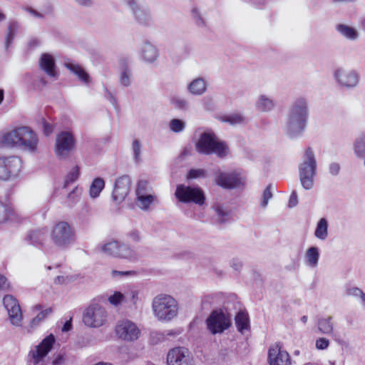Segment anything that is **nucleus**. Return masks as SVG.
Segmentation results:
<instances>
[{
  "label": "nucleus",
  "mask_w": 365,
  "mask_h": 365,
  "mask_svg": "<svg viewBox=\"0 0 365 365\" xmlns=\"http://www.w3.org/2000/svg\"><path fill=\"white\" fill-rule=\"evenodd\" d=\"M115 332L120 339L125 341H134L140 336V330L136 324L126 319L118 322Z\"/></svg>",
  "instance_id": "12"
},
{
  "label": "nucleus",
  "mask_w": 365,
  "mask_h": 365,
  "mask_svg": "<svg viewBox=\"0 0 365 365\" xmlns=\"http://www.w3.org/2000/svg\"><path fill=\"white\" fill-rule=\"evenodd\" d=\"M107 317V312L104 307L98 304H93L84 310L83 322L88 327L98 328L106 324Z\"/></svg>",
  "instance_id": "8"
},
{
  "label": "nucleus",
  "mask_w": 365,
  "mask_h": 365,
  "mask_svg": "<svg viewBox=\"0 0 365 365\" xmlns=\"http://www.w3.org/2000/svg\"><path fill=\"white\" fill-rule=\"evenodd\" d=\"M347 294L359 299L361 306L365 309V293L357 287H351L347 290Z\"/></svg>",
  "instance_id": "43"
},
{
  "label": "nucleus",
  "mask_w": 365,
  "mask_h": 365,
  "mask_svg": "<svg viewBox=\"0 0 365 365\" xmlns=\"http://www.w3.org/2000/svg\"><path fill=\"white\" fill-rule=\"evenodd\" d=\"M168 365H196L188 349L184 347L171 349L167 354Z\"/></svg>",
  "instance_id": "15"
},
{
  "label": "nucleus",
  "mask_w": 365,
  "mask_h": 365,
  "mask_svg": "<svg viewBox=\"0 0 365 365\" xmlns=\"http://www.w3.org/2000/svg\"><path fill=\"white\" fill-rule=\"evenodd\" d=\"M309 118L308 101L297 98L292 104L287 114L285 133L290 138L301 136L305 130Z\"/></svg>",
  "instance_id": "1"
},
{
  "label": "nucleus",
  "mask_w": 365,
  "mask_h": 365,
  "mask_svg": "<svg viewBox=\"0 0 365 365\" xmlns=\"http://www.w3.org/2000/svg\"><path fill=\"white\" fill-rule=\"evenodd\" d=\"M141 52L144 61L149 63L155 61L159 56L158 49L148 41L144 42Z\"/></svg>",
  "instance_id": "26"
},
{
  "label": "nucleus",
  "mask_w": 365,
  "mask_h": 365,
  "mask_svg": "<svg viewBox=\"0 0 365 365\" xmlns=\"http://www.w3.org/2000/svg\"><path fill=\"white\" fill-rule=\"evenodd\" d=\"M21 167V160L17 156L1 157L0 179L8 180L17 177Z\"/></svg>",
  "instance_id": "11"
},
{
  "label": "nucleus",
  "mask_w": 365,
  "mask_h": 365,
  "mask_svg": "<svg viewBox=\"0 0 365 365\" xmlns=\"http://www.w3.org/2000/svg\"><path fill=\"white\" fill-rule=\"evenodd\" d=\"M231 267L235 272H240L242 268V262L237 259H233L231 262Z\"/></svg>",
  "instance_id": "59"
},
{
  "label": "nucleus",
  "mask_w": 365,
  "mask_h": 365,
  "mask_svg": "<svg viewBox=\"0 0 365 365\" xmlns=\"http://www.w3.org/2000/svg\"><path fill=\"white\" fill-rule=\"evenodd\" d=\"M333 318L331 316L323 317L318 319L317 328L320 333L326 335H331L334 331Z\"/></svg>",
  "instance_id": "28"
},
{
  "label": "nucleus",
  "mask_w": 365,
  "mask_h": 365,
  "mask_svg": "<svg viewBox=\"0 0 365 365\" xmlns=\"http://www.w3.org/2000/svg\"><path fill=\"white\" fill-rule=\"evenodd\" d=\"M336 31L347 39L354 41L359 37L357 30L346 24H340L336 26Z\"/></svg>",
  "instance_id": "33"
},
{
  "label": "nucleus",
  "mask_w": 365,
  "mask_h": 365,
  "mask_svg": "<svg viewBox=\"0 0 365 365\" xmlns=\"http://www.w3.org/2000/svg\"><path fill=\"white\" fill-rule=\"evenodd\" d=\"M26 11L34 17L38 18V19H43L44 17V15L36 9H33L32 7H28L26 9Z\"/></svg>",
  "instance_id": "60"
},
{
  "label": "nucleus",
  "mask_w": 365,
  "mask_h": 365,
  "mask_svg": "<svg viewBox=\"0 0 365 365\" xmlns=\"http://www.w3.org/2000/svg\"><path fill=\"white\" fill-rule=\"evenodd\" d=\"M3 303L11 324L16 327L21 326L23 315L16 299L12 295L7 294L4 296Z\"/></svg>",
  "instance_id": "18"
},
{
  "label": "nucleus",
  "mask_w": 365,
  "mask_h": 365,
  "mask_svg": "<svg viewBox=\"0 0 365 365\" xmlns=\"http://www.w3.org/2000/svg\"><path fill=\"white\" fill-rule=\"evenodd\" d=\"M207 170L202 168H191L186 174V179L195 180L197 178H207Z\"/></svg>",
  "instance_id": "41"
},
{
  "label": "nucleus",
  "mask_w": 365,
  "mask_h": 365,
  "mask_svg": "<svg viewBox=\"0 0 365 365\" xmlns=\"http://www.w3.org/2000/svg\"><path fill=\"white\" fill-rule=\"evenodd\" d=\"M354 152L358 158L364 159L365 166V133H361L354 143Z\"/></svg>",
  "instance_id": "32"
},
{
  "label": "nucleus",
  "mask_w": 365,
  "mask_h": 365,
  "mask_svg": "<svg viewBox=\"0 0 365 365\" xmlns=\"http://www.w3.org/2000/svg\"><path fill=\"white\" fill-rule=\"evenodd\" d=\"M66 67L70 70L72 73L75 74V72H78L77 68H81L79 65L73 64L71 63H68L65 64Z\"/></svg>",
  "instance_id": "61"
},
{
  "label": "nucleus",
  "mask_w": 365,
  "mask_h": 365,
  "mask_svg": "<svg viewBox=\"0 0 365 365\" xmlns=\"http://www.w3.org/2000/svg\"><path fill=\"white\" fill-rule=\"evenodd\" d=\"M256 108L261 112H268L274 107V101L265 95H261L255 103Z\"/></svg>",
  "instance_id": "37"
},
{
  "label": "nucleus",
  "mask_w": 365,
  "mask_h": 365,
  "mask_svg": "<svg viewBox=\"0 0 365 365\" xmlns=\"http://www.w3.org/2000/svg\"><path fill=\"white\" fill-rule=\"evenodd\" d=\"M11 289L10 282L5 275H0V292H8Z\"/></svg>",
  "instance_id": "53"
},
{
  "label": "nucleus",
  "mask_w": 365,
  "mask_h": 365,
  "mask_svg": "<svg viewBox=\"0 0 365 365\" xmlns=\"http://www.w3.org/2000/svg\"><path fill=\"white\" fill-rule=\"evenodd\" d=\"M328 227L329 223L325 217L321 218L317 224L314 231V236L316 238L325 240L328 237Z\"/></svg>",
  "instance_id": "34"
},
{
  "label": "nucleus",
  "mask_w": 365,
  "mask_h": 365,
  "mask_svg": "<svg viewBox=\"0 0 365 365\" xmlns=\"http://www.w3.org/2000/svg\"><path fill=\"white\" fill-rule=\"evenodd\" d=\"M73 280H75V279L73 276L69 277L68 275H58L55 278L54 282L56 284H61L69 283Z\"/></svg>",
  "instance_id": "52"
},
{
  "label": "nucleus",
  "mask_w": 365,
  "mask_h": 365,
  "mask_svg": "<svg viewBox=\"0 0 365 365\" xmlns=\"http://www.w3.org/2000/svg\"><path fill=\"white\" fill-rule=\"evenodd\" d=\"M138 300L137 293L131 292L125 295L119 292H115L113 294L108 297V302L113 306H118L123 303L130 302L133 304H135Z\"/></svg>",
  "instance_id": "23"
},
{
  "label": "nucleus",
  "mask_w": 365,
  "mask_h": 365,
  "mask_svg": "<svg viewBox=\"0 0 365 365\" xmlns=\"http://www.w3.org/2000/svg\"><path fill=\"white\" fill-rule=\"evenodd\" d=\"M52 312L51 308H47L39 312L31 322V327H34L38 326L43 322L51 313Z\"/></svg>",
  "instance_id": "44"
},
{
  "label": "nucleus",
  "mask_w": 365,
  "mask_h": 365,
  "mask_svg": "<svg viewBox=\"0 0 365 365\" xmlns=\"http://www.w3.org/2000/svg\"><path fill=\"white\" fill-rule=\"evenodd\" d=\"M340 165L337 163H331L329 166V173L333 176H336L340 171Z\"/></svg>",
  "instance_id": "58"
},
{
  "label": "nucleus",
  "mask_w": 365,
  "mask_h": 365,
  "mask_svg": "<svg viewBox=\"0 0 365 365\" xmlns=\"http://www.w3.org/2000/svg\"><path fill=\"white\" fill-rule=\"evenodd\" d=\"M207 329L212 334H221L231 325L230 317L222 311H213L206 320Z\"/></svg>",
  "instance_id": "13"
},
{
  "label": "nucleus",
  "mask_w": 365,
  "mask_h": 365,
  "mask_svg": "<svg viewBox=\"0 0 365 365\" xmlns=\"http://www.w3.org/2000/svg\"><path fill=\"white\" fill-rule=\"evenodd\" d=\"M152 311L157 320L169 322L177 317L178 304L172 296L158 294L152 300Z\"/></svg>",
  "instance_id": "4"
},
{
  "label": "nucleus",
  "mask_w": 365,
  "mask_h": 365,
  "mask_svg": "<svg viewBox=\"0 0 365 365\" xmlns=\"http://www.w3.org/2000/svg\"><path fill=\"white\" fill-rule=\"evenodd\" d=\"M106 98L110 101L115 110L119 109V106L116 98L107 88H106Z\"/></svg>",
  "instance_id": "56"
},
{
  "label": "nucleus",
  "mask_w": 365,
  "mask_h": 365,
  "mask_svg": "<svg viewBox=\"0 0 365 365\" xmlns=\"http://www.w3.org/2000/svg\"><path fill=\"white\" fill-rule=\"evenodd\" d=\"M104 187L105 180L102 178H94L89 187L90 197L93 199L98 197Z\"/></svg>",
  "instance_id": "35"
},
{
  "label": "nucleus",
  "mask_w": 365,
  "mask_h": 365,
  "mask_svg": "<svg viewBox=\"0 0 365 365\" xmlns=\"http://www.w3.org/2000/svg\"><path fill=\"white\" fill-rule=\"evenodd\" d=\"M329 345V341L324 338L321 337L316 340V348L320 350H324L328 348Z\"/></svg>",
  "instance_id": "55"
},
{
  "label": "nucleus",
  "mask_w": 365,
  "mask_h": 365,
  "mask_svg": "<svg viewBox=\"0 0 365 365\" xmlns=\"http://www.w3.org/2000/svg\"><path fill=\"white\" fill-rule=\"evenodd\" d=\"M196 151L201 155H216L220 159L225 158L230 154L227 143L217 138L212 131H205L200 134L195 143Z\"/></svg>",
  "instance_id": "3"
},
{
  "label": "nucleus",
  "mask_w": 365,
  "mask_h": 365,
  "mask_svg": "<svg viewBox=\"0 0 365 365\" xmlns=\"http://www.w3.org/2000/svg\"><path fill=\"white\" fill-rule=\"evenodd\" d=\"M336 82L347 89L356 88L360 79L359 73L354 70L346 71L342 68L336 69L333 73Z\"/></svg>",
  "instance_id": "16"
},
{
  "label": "nucleus",
  "mask_w": 365,
  "mask_h": 365,
  "mask_svg": "<svg viewBox=\"0 0 365 365\" xmlns=\"http://www.w3.org/2000/svg\"><path fill=\"white\" fill-rule=\"evenodd\" d=\"M272 184H269L264 190L263 191L262 194V200L260 203V205L262 207L264 208L267 206L269 200L272 197L273 195L271 191L272 190Z\"/></svg>",
  "instance_id": "49"
},
{
  "label": "nucleus",
  "mask_w": 365,
  "mask_h": 365,
  "mask_svg": "<svg viewBox=\"0 0 365 365\" xmlns=\"http://www.w3.org/2000/svg\"><path fill=\"white\" fill-rule=\"evenodd\" d=\"M220 120L224 123H228L230 125L242 123L244 121V117L238 113L225 115L220 117Z\"/></svg>",
  "instance_id": "40"
},
{
  "label": "nucleus",
  "mask_w": 365,
  "mask_h": 365,
  "mask_svg": "<svg viewBox=\"0 0 365 365\" xmlns=\"http://www.w3.org/2000/svg\"><path fill=\"white\" fill-rule=\"evenodd\" d=\"M16 220L15 212L7 205L0 201V224L8 221L15 222Z\"/></svg>",
  "instance_id": "30"
},
{
  "label": "nucleus",
  "mask_w": 365,
  "mask_h": 365,
  "mask_svg": "<svg viewBox=\"0 0 365 365\" xmlns=\"http://www.w3.org/2000/svg\"><path fill=\"white\" fill-rule=\"evenodd\" d=\"M77 68L78 72H75V75H76L83 82L86 83H88L91 80L89 74L83 68Z\"/></svg>",
  "instance_id": "51"
},
{
  "label": "nucleus",
  "mask_w": 365,
  "mask_h": 365,
  "mask_svg": "<svg viewBox=\"0 0 365 365\" xmlns=\"http://www.w3.org/2000/svg\"><path fill=\"white\" fill-rule=\"evenodd\" d=\"M39 67L48 76L54 78H58V73L56 71V60L51 54L44 53L41 55Z\"/></svg>",
  "instance_id": "22"
},
{
  "label": "nucleus",
  "mask_w": 365,
  "mask_h": 365,
  "mask_svg": "<svg viewBox=\"0 0 365 365\" xmlns=\"http://www.w3.org/2000/svg\"><path fill=\"white\" fill-rule=\"evenodd\" d=\"M304 157L306 159L299 165V178L302 187L309 190L314 187L317 160L314 151L309 147L306 150Z\"/></svg>",
  "instance_id": "5"
},
{
  "label": "nucleus",
  "mask_w": 365,
  "mask_h": 365,
  "mask_svg": "<svg viewBox=\"0 0 365 365\" xmlns=\"http://www.w3.org/2000/svg\"><path fill=\"white\" fill-rule=\"evenodd\" d=\"M19 29V23L13 21L8 26L7 34L5 37L4 47L6 52L9 51Z\"/></svg>",
  "instance_id": "31"
},
{
  "label": "nucleus",
  "mask_w": 365,
  "mask_h": 365,
  "mask_svg": "<svg viewBox=\"0 0 365 365\" xmlns=\"http://www.w3.org/2000/svg\"><path fill=\"white\" fill-rule=\"evenodd\" d=\"M207 84L204 78L199 77L193 80L187 86L190 93L195 96L202 95L207 90Z\"/></svg>",
  "instance_id": "27"
},
{
  "label": "nucleus",
  "mask_w": 365,
  "mask_h": 365,
  "mask_svg": "<svg viewBox=\"0 0 365 365\" xmlns=\"http://www.w3.org/2000/svg\"><path fill=\"white\" fill-rule=\"evenodd\" d=\"M151 190L149 187V182L146 180H140L138 182L137 187L135 190V195H148V192Z\"/></svg>",
  "instance_id": "45"
},
{
  "label": "nucleus",
  "mask_w": 365,
  "mask_h": 365,
  "mask_svg": "<svg viewBox=\"0 0 365 365\" xmlns=\"http://www.w3.org/2000/svg\"><path fill=\"white\" fill-rule=\"evenodd\" d=\"M101 251L109 256L119 258H130L134 252L129 245L118 241H113L105 244L101 247Z\"/></svg>",
  "instance_id": "17"
},
{
  "label": "nucleus",
  "mask_w": 365,
  "mask_h": 365,
  "mask_svg": "<svg viewBox=\"0 0 365 365\" xmlns=\"http://www.w3.org/2000/svg\"><path fill=\"white\" fill-rule=\"evenodd\" d=\"M212 209L215 212V221L223 225L230 222L232 217V211L228 207L224 205L216 203L212 206Z\"/></svg>",
  "instance_id": "24"
},
{
  "label": "nucleus",
  "mask_w": 365,
  "mask_h": 365,
  "mask_svg": "<svg viewBox=\"0 0 365 365\" xmlns=\"http://www.w3.org/2000/svg\"><path fill=\"white\" fill-rule=\"evenodd\" d=\"M174 195L178 202L183 204L194 203L202 206L206 200L204 190L197 185L178 184L176 186Z\"/></svg>",
  "instance_id": "6"
},
{
  "label": "nucleus",
  "mask_w": 365,
  "mask_h": 365,
  "mask_svg": "<svg viewBox=\"0 0 365 365\" xmlns=\"http://www.w3.org/2000/svg\"><path fill=\"white\" fill-rule=\"evenodd\" d=\"M268 361L270 365H291L288 352L282 350L277 345L272 346L269 349Z\"/></svg>",
  "instance_id": "21"
},
{
  "label": "nucleus",
  "mask_w": 365,
  "mask_h": 365,
  "mask_svg": "<svg viewBox=\"0 0 365 365\" xmlns=\"http://www.w3.org/2000/svg\"><path fill=\"white\" fill-rule=\"evenodd\" d=\"M54 342V336L50 334L31 349L29 354V365H43L44 359L51 351Z\"/></svg>",
  "instance_id": "10"
},
{
  "label": "nucleus",
  "mask_w": 365,
  "mask_h": 365,
  "mask_svg": "<svg viewBox=\"0 0 365 365\" xmlns=\"http://www.w3.org/2000/svg\"><path fill=\"white\" fill-rule=\"evenodd\" d=\"M191 15L197 26L202 28L206 27V22L197 7L192 8Z\"/></svg>",
  "instance_id": "46"
},
{
  "label": "nucleus",
  "mask_w": 365,
  "mask_h": 365,
  "mask_svg": "<svg viewBox=\"0 0 365 365\" xmlns=\"http://www.w3.org/2000/svg\"><path fill=\"white\" fill-rule=\"evenodd\" d=\"M76 140L73 134L67 130L59 132L56 138L54 153L60 160H65L76 147Z\"/></svg>",
  "instance_id": "7"
},
{
  "label": "nucleus",
  "mask_w": 365,
  "mask_h": 365,
  "mask_svg": "<svg viewBox=\"0 0 365 365\" xmlns=\"http://www.w3.org/2000/svg\"><path fill=\"white\" fill-rule=\"evenodd\" d=\"M43 134L46 136L50 135L53 131V125L46 121L45 118L41 119Z\"/></svg>",
  "instance_id": "54"
},
{
  "label": "nucleus",
  "mask_w": 365,
  "mask_h": 365,
  "mask_svg": "<svg viewBox=\"0 0 365 365\" xmlns=\"http://www.w3.org/2000/svg\"><path fill=\"white\" fill-rule=\"evenodd\" d=\"M78 5L83 6H91L92 4V0H74Z\"/></svg>",
  "instance_id": "64"
},
{
  "label": "nucleus",
  "mask_w": 365,
  "mask_h": 365,
  "mask_svg": "<svg viewBox=\"0 0 365 365\" xmlns=\"http://www.w3.org/2000/svg\"><path fill=\"white\" fill-rule=\"evenodd\" d=\"M185 128V123L182 120L173 118L170 122V129L174 133H180Z\"/></svg>",
  "instance_id": "47"
},
{
  "label": "nucleus",
  "mask_w": 365,
  "mask_h": 365,
  "mask_svg": "<svg viewBox=\"0 0 365 365\" xmlns=\"http://www.w3.org/2000/svg\"><path fill=\"white\" fill-rule=\"evenodd\" d=\"M128 236L133 239L135 242H138L140 240L139 233L137 230H133L129 234Z\"/></svg>",
  "instance_id": "63"
},
{
  "label": "nucleus",
  "mask_w": 365,
  "mask_h": 365,
  "mask_svg": "<svg viewBox=\"0 0 365 365\" xmlns=\"http://www.w3.org/2000/svg\"><path fill=\"white\" fill-rule=\"evenodd\" d=\"M298 204V196L296 190H293L289 196L288 207L289 208L294 207Z\"/></svg>",
  "instance_id": "57"
},
{
  "label": "nucleus",
  "mask_w": 365,
  "mask_h": 365,
  "mask_svg": "<svg viewBox=\"0 0 365 365\" xmlns=\"http://www.w3.org/2000/svg\"><path fill=\"white\" fill-rule=\"evenodd\" d=\"M171 103L176 109L185 110L188 108V102L185 99L174 97L171 99Z\"/></svg>",
  "instance_id": "50"
},
{
  "label": "nucleus",
  "mask_w": 365,
  "mask_h": 365,
  "mask_svg": "<svg viewBox=\"0 0 365 365\" xmlns=\"http://www.w3.org/2000/svg\"><path fill=\"white\" fill-rule=\"evenodd\" d=\"M72 328V320L71 319H70L69 320L66 321L63 327H62V331H68L71 329Z\"/></svg>",
  "instance_id": "62"
},
{
  "label": "nucleus",
  "mask_w": 365,
  "mask_h": 365,
  "mask_svg": "<svg viewBox=\"0 0 365 365\" xmlns=\"http://www.w3.org/2000/svg\"><path fill=\"white\" fill-rule=\"evenodd\" d=\"M131 183L129 175H124L117 178L112 193L113 200L116 203L123 202L130 192Z\"/></svg>",
  "instance_id": "19"
},
{
  "label": "nucleus",
  "mask_w": 365,
  "mask_h": 365,
  "mask_svg": "<svg viewBox=\"0 0 365 365\" xmlns=\"http://www.w3.org/2000/svg\"><path fill=\"white\" fill-rule=\"evenodd\" d=\"M38 140L36 134L28 126H21L4 133L0 140L4 147H19L24 150H37Z\"/></svg>",
  "instance_id": "2"
},
{
  "label": "nucleus",
  "mask_w": 365,
  "mask_h": 365,
  "mask_svg": "<svg viewBox=\"0 0 365 365\" xmlns=\"http://www.w3.org/2000/svg\"><path fill=\"white\" fill-rule=\"evenodd\" d=\"M142 145L139 140L135 139L133 141L132 149L133 152V160L135 163H139L141 161L140 153H141Z\"/></svg>",
  "instance_id": "48"
},
{
  "label": "nucleus",
  "mask_w": 365,
  "mask_h": 365,
  "mask_svg": "<svg viewBox=\"0 0 365 365\" xmlns=\"http://www.w3.org/2000/svg\"><path fill=\"white\" fill-rule=\"evenodd\" d=\"M45 240L46 233L43 229L31 231L26 237V241H30V243L36 247L42 246Z\"/></svg>",
  "instance_id": "29"
},
{
  "label": "nucleus",
  "mask_w": 365,
  "mask_h": 365,
  "mask_svg": "<svg viewBox=\"0 0 365 365\" xmlns=\"http://www.w3.org/2000/svg\"><path fill=\"white\" fill-rule=\"evenodd\" d=\"M80 175V167L76 165L71 171H70L66 176L63 187L66 188L70 183H72L78 180Z\"/></svg>",
  "instance_id": "42"
},
{
  "label": "nucleus",
  "mask_w": 365,
  "mask_h": 365,
  "mask_svg": "<svg viewBox=\"0 0 365 365\" xmlns=\"http://www.w3.org/2000/svg\"><path fill=\"white\" fill-rule=\"evenodd\" d=\"M235 324L237 330L241 333H244L245 331L249 330L250 321L248 314L242 311L239 312L235 317Z\"/></svg>",
  "instance_id": "36"
},
{
  "label": "nucleus",
  "mask_w": 365,
  "mask_h": 365,
  "mask_svg": "<svg viewBox=\"0 0 365 365\" xmlns=\"http://www.w3.org/2000/svg\"><path fill=\"white\" fill-rule=\"evenodd\" d=\"M216 185L226 190H233L241 185L240 175L236 172H224L220 168L213 170Z\"/></svg>",
  "instance_id": "14"
},
{
  "label": "nucleus",
  "mask_w": 365,
  "mask_h": 365,
  "mask_svg": "<svg viewBox=\"0 0 365 365\" xmlns=\"http://www.w3.org/2000/svg\"><path fill=\"white\" fill-rule=\"evenodd\" d=\"M154 200L155 196L152 194L136 195V200L140 203L138 206L143 210H148Z\"/></svg>",
  "instance_id": "39"
},
{
  "label": "nucleus",
  "mask_w": 365,
  "mask_h": 365,
  "mask_svg": "<svg viewBox=\"0 0 365 365\" xmlns=\"http://www.w3.org/2000/svg\"><path fill=\"white\" fill-rule=\"evenodd\" d=\"M130 8L136 21L141 25L149 26L152 24V17L148 9L137 4L135 0H125Z\"/></svg>",
  "instance_id": "20"
},
{
  "label": "nucleus",
  "mask_w": 365,
  "mask_h": 365,
  "mask_svg": "<svg viewBox=\"0 0 365 365\" xmlns=\"http://www.w3.org/2000/svg\"><path fill=\"white\" fill-rule=\"evenodd\" d=\"M120 76L119 81L121 85L128 87L131 84V71L129 68V62L127 58L119 59Z\"/></svg>",
  "instance_id": "25"
},
{
  "label": "nucleus",
  "mask_w": 365,
  "mask_h": 365,
  "mask_svg": "<svg viewBox=\"0 0 365 365\" xmlns=\"http://www.w3.org/2000/svg\"><path fill=\"white\" fill-rule=\"evenodd\" d=\"M307 263L310 267H315L319 259V248L314 246L309 247L306 253Z\"/></svg>",
  "instance_id": "38"
},
{
  "label": "nucleus",
  "mask_w": 365,
  "mask_h": 365,
  "mask_svg": "<svg viewBox=\"0 0 365 365\" xmlns=\"http://www.w3.org/2000/svg\"><path fill=\"white\" fill-rule=\"evenodd\" d=\"M51 239L57 247L66 248L74 242L75 235L68 222H60L53 227Z\"/></svg>",
  "instance_id": "9"
}]
</instances>
